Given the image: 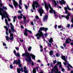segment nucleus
<instances>
[{
  "label": "nucleus",
  "instance_id": "obj_1",
  "mask_svg": "<svg viewBox=\"0 0 73 73\" xmlns=\"http://www.w3.org/2000/svg\"><path fill=\"white\" fill-rule=\"evenodd\" d=\"M4 9L5 10H7V8L5 7H2V8H1V7H0V15L2 16V20H3L4 18L6 19V18H8L9 17V15L8 14V13L4 11Z\"/></svg>",
  "mask_w": 73,
  "mask_h": 73
},
{
  "label": "nucleus",
  "instance_id": "obj_2",
  "mask_svg": "<svg viewBox=\"0 0 73 73\" xmlns=\"http://www.w3.org/2000/svg\"><path fill=\"white\" fill-rule=\"evenodd\" d=\"M22 56H25V57H26L27 58H25V60L26 61H29L30 62H31L32 61L31 57H32V58L33 60H35V57H36L35 55L32 54H30L29 53H28L27 52H26V53L23 54Z\"/></svg>",
  "mask_w": 73,
  "mask_h": 73
},
{
  "label": "nucleus",
  "instance_id": "obj_3",
  "mask_svg": "<svg viewBox=\"0 0 73 73\" xmlns=\"http://www.w3.org/2000/svg\"><path fill=\"white\" fill-rule=\"evenodd\" d=\"M38 33H37L36 35V36L37 37V39L38 40H40V38H41V37H42V38H44V35H43V33L42 32L40 31H38Z\"/></svg>",
  "mask_w": 73,
  "mask_h": 73
},
{
  "label": "nucleus",
  "instance_id": "obj_4",
  "mask_svg": "<svg viewBox=\"0 0 73 73\" xmlns=\"http://www.w3.org/2000/svg\"><path fill=\"white\" fill-rule=\"evenodd\" d=\"M10 37H12L9 38V36H7L6 38V40L8 41H9V40H13V33H11V34H10Z\"/></svg>",
  "mask_w": 73,
  "mask_h": 73
},
{
  "label": "nucleus",
  "instance_id": "obj_5",
  "mask_svg": "<svg viewBox=\"0 0 73 73\" xmlns=\"http://www.w3.org/2000/svg\"><path fill=\"white\" fill-rule=\"evenodd\" d=\"M28 32L29 33H31V34L32 33V31L28 30H27V29H26L25 30V32H24V35L25 36H28V34H27V32Z\"/></svg>",
  "mask_w": 73,
  "mask_h": 73
},
{
  "label": "nucleus",
  "instance_id": "obj_6",
  "mask_svg": "<svg viewBox=\"0 0 73 73\" xmlns=\"http://www.w3.org/2000/svg\"><path fill=\"white\" fill-rule=\"evenodd\" d=\"M52 69H53V70L54 73H58V72H58V69L57 66L56 65H55L54 66V68H53Z\"/></svg>",
  "mask_w": 73,
  "mask_h": 73
},
{
  "label": "nucleus",
  "instance_id": "obj_7",
  "mask_svg": "<svg viewBox=\"0 0 73 73\" xmlns=\"http://www.w3.org/2000/svg\"><path fill=\"white\" fill-rule=\"evenodd\" d=\"M38 11L40 14V16H42V14H43L44 12V10L42 8H39Z\"/></svg>",
  "mask_w": 73,
  "mask_h": 73
},
{
  "label": "nucleus",
  "instance_id": "obj_8",
  "mask_svg": "<svg viewBox=\"0 0 73 73\" xmlns=\"http://www.w3.org/2000/svg\"><path fill=\"white\" fill-rule=\"evenodd\" d=\"M48 30V29L47 28H45L44 27H41L39 29V30L40 32H42V31H44V32H46Z\"/></svg>",
  "mask_w": 73,
  "mask_h": 73
},
{
  "label": "nucleus",
  "instance_id": "obj_9",
  "mask_svg": "<svg viewBox=\"0 0 73 73\" xmlns=\"http://www.w3.org/2000/svg\"><path fill=\"white\" fill-rule=\"evenodd\" d=\"M71 14L70 13H68V15L67 16H66L65 17V15H62V17H64V18H66L67 20H69V16H71Z\"/></svg>",
  "mask_w": 73,
  "mask_h": 73
},
{
  "label": "nucleus",
  "instance_id": "obj_10",
  "mask_svg": "<svg viewBox=\"0 0 73 73\" xmlns=\"http://www.w3.org/2000/svg\"><path fill=\"white\" fill-rule=\"evenodd\" d=\"M13 3L14 5L15 6V8H17V6L19 5V4L17 3V2L15 1V0H13Z\"/></svg>",
  "mask_w": 73,
  "mask_h": 73
},
{
  "label": "nucleus",
  "instance_id": "obj_11",
  "mask_svg": "<svg viewBox=\"0 0 73 73\" xmlns=\"http://www.w3.org/2000/svg\"><path fill=\"white\" fill-rule=\"evenodd\" d=\"M10 24L11 26H12V27H10L12 31L13 32V33H14V32H15V31H15V30L14 29V26H13V25L12 23H10Z\"/></svg>",
  "mask_w": 73,
  "mask_h": 73
},
{
  "label": "nucleus",
  "instance_id": "obj_12",
  "mask_svg": "<svg viewBox=\"0 0 73 73\" xmlns=\"http://www.w3.org/2000/svg\"><path fill=\"white\" fill-rule=\"evenodd\" d=\"M17 72L18 73H20L21 71L22 72H23V68H22L21 69L20 68H17Z\"/></svg>",
  "mask_w": 73,
  "mask_h": 73
},
{
  "label": "nucleus",
  "instance_id": "obj_13",
  "mask_svg": "<svg viewBox=\"0 0 73 73\" xmlns=\"http://www.w3.org/2000/svg\"><path fill=\"white\" fill-rule=\"evenodd\" d=\"M18 64L19 65V67H20L21 69L22 68H23V67L21 66V61H20V59H18Z\"/></svg>",
  "mask_w": 73,
  "mask_h": 73
},
{
  "label": "nucleus",
  "instance_id": "obj_14",
  "mask_svg": "<svg viewBox=\"0 0 73 73\" xmlns=\"http://www.w3.org/2000/svg\"><path fill=\"white\" fill-rule=\"evenodd\" d=\"M68 66H67V68H68V70L70 71V69L69 68V67L71 68H73L72 66L69 63H68Z\"/></svg>",
  "mask_w": 73,
  "mask_h": 73
},
{
  "label": "nucleus",
  "instance_id": "obj_15",
  "mask_svg": "<svg viewBox=\"0 0 73 73\" xmlns=\"http://www.w3.org/2000/svg\"><path fill=\"white\" fill-rule=\"evenodd\" d=\"M48 16L47 15H44L43 17V21H45V20L46 21H47V19H48Z\"/></svg>",
  "mask_w": 73,
  "mask_h": 73
},
{
  "label": "nucleus",
  "instance_id": "obj_16",
  "mask_svg": "<svg viewBox=\"0 0 73 73\" xmlns=\"http://www.w3.org/2000/svg\"><path fill=\"white\" fill-rule=\"evenodd\" d=\"M61 58L63 60H64L65 61V62H68V61L66 60V57H65V56H62L61 57Z\"/></svg>",
  "mask_w": 73,
  "mask_h": 73
},
{
  "label": "nucleus",
  "instance_id": "obj_17",
  "mask_svg": "<svg viewBox=\"0 0 73 73\" xmlns=\"http://www.w3.org/2000/svg\"><path fill=\"white\" fill-rule=\"evenodd\" d=\"M23 18L24 19H23V23L25 24H26V23H27V20H26L27 19V18L25 16V15H23Z\"/></svg>",
  "mask_w": 73,
  "mask_h": 73
},
{
  "label": "nucleus",
  "instance_id": "obj_18",
  "mask_svg": "<svg viewBox=\"0 0 73 73\" xmlns=\"http://www.w3.org/2000/svg\"><path fill=\"white\" fill-rule=\"evenodd\" d=\"M23 15L22 14H21L20 16H18V19L19 20V19H21L23 18Z\"/></svg>",
  "mask_w": 73,
  "mask_h": 73
},
{
  "label": "nucleus",
  "instance_id": "obj_19",
  "mask_svg": "<svg viewBox=\"0 0 73 73\" xmlns=\"http://www.w3.org/2000/svg\"><path fill=\"white\" fill-rule=\"evenodd\" d=\"M33 2L34 3L35 5H36V6L37 7H40V5H39V4H38V2L36 1H35V2Z\"/></svg>",
  "mask_w": 73,
  "mask_h": 73
},
{
  "label": "nucleus",
  "instance_id": "obj_20",
  "mask_svg": "<svg viewBox=\"0 0 73 73\" xmlns=\"http://www.w3.org/2000/svg\"><path fill=\"white\" fill-rule=\"evenodd\" d=\"M59 64V66L60 68H61L62 67V65H61V62H58V63L56 64V65H58Z\"/></svg>",
  "mask_w": 73,
  "mask_h": 73
},
{
  "label": "nucleus",
  "instance_id": "obj_21",
  "mask_svg": "<svg viewBox=\"0 0 73 73\" xmlns=\"http://www.w3.org/2000/svg\"><path fill=\"white\" fill-rule=\"evenodd\" d=\"M48 40L49 42H50L51 44L53 41V38H50V39H48Z\"/></svg>",
  "mask_w": 73,
  "mask_h": 73
},
{
  "label": "nucleus",
  "instance_id": "obj_22",
  "mask_svg": "<svg viewBox=\"0 0 73 73\" xmlns=\"http://www.w3.org/2000/svg\"><path fill=\"white\" fill-rule=\"evenodd\" d=\"M53 11H54V10H53V8H51L49 11L50 13H52V14H53Z\"/></svg>",
  "mask_w": 73,
  "mask_h": 73
},
{
  "label": "nucleus",
  "instance_id": "obj_23",
  "mask_svg": "<svg viewBox=\"0 0 73 73\" xmlns=\"http://www.w3.org/2000/svg\"><path fill=\"white\" fill-rule=\"evenodd\" d=\"M16 64L17 65V64H18V61L17 62V60H14L13 62V64Z\"/></svg>",
  "mask_w": 73,
  "mask_h": 73
},
{
  "label": "nucleus",
  "instance_id": "obj_24",
  "mask_svg": "<svg viewBox=\"0 0 73 73\" xmlns=\"http://www.w3.org/2000/svg\"><path fill=\"white\" fill-rule=\"evenodd\" d=\"M64 10H65V12L66 14H68V12H69L68 11L67 9H66V8L65 7L64 8Z\"/></svg>",
  "mask_w": 73,
  "mask_h": 73
},
{
  "label": "nucleus",
  "instance_id": "obj_25",
  "mask_svg": "<svg viewBox=\"0 0 73 73\" xmlns=\"http://www.w3.org/2000/svg\"><path fill=\"white\" fill-rule=\"evenodd\" d=\"M32 7L33 10H35L36 8H35V4L34 3V2H33V4L32 5Z\"/></svg>",
  "mask_w": 73,
  "mask_h": 73
},
{
  "label": "nucleus",
  "instance_id": "obj_26",
  "mask_svg": "<svg viewBox=\"0 0 73 73\" xmlns=\"http://www.w3.org/2000/svg\"><path fill=\"white\" fill-rule=\"evenodd\" d=\"M45 8L46 11H49V7H48V5H47V6L45 7Z\"/></svg>",
  "mask_w": 73,
  "mask_h": 73
},
{
  "label": "nucleus",
  "instance_id": "obj_27",
  "mask_svg": "<svg viewBox=\"0 0 73 73\" xmlns=\"http://www.w3.org/2000/svg\"><path fill=\"white\" fill-rule=\"evenodd\" d=\"M4 28L6 29V32H8L9 31V29L7 26H4Z\"/></svg>",
  "mask_w": 73,
  "mask_h": 73
},
{
  "label": "nucleus",
  "instance_id": "obj_28",
  "mask_svg": "<svg viewBox=\"0 0 73 73\" xmlns=\"http://www.w3.org/2000/svg\"><path fill=\"white\" fill-rule=\"evenodd\" d=\"M53 53V51L51 50L50 51L49 54L50 55V56H52Z\"/></svg>",
  "mask_w": 73,
  "mask_h": 73
},
{
  "label": "nucleus",
  "instance_id": "obj_29",
  "mask_svg": "<svg viewBox=\"0 0 73 73\" xmlns=\"http://www.w3.org/2000/svg\"><path fill=\"white\" fill-rule=\"evenodd\" d=\"M67 9H68V10H69V11H71L72 10V9L70 8L69 7V6L68 5H67V6L66 7Z\"/></svg>",
  "mask_w": 73,
  "mask_h": 73
},
{
  "label": "nucleus",
  "instance_id": "obj_30",
  "mask_svg": "<svg viewBox=\"0 0 73 73\" xmlns=\"http://www.w3.org/2000/svg\"><path fill=\"white\" fill-rule=\"evenodd\" d=\"M54 17L55 19H57L58 17V15L56 14H55L54 15Z\"/></svg>",
  "mask_w": 73,
  "mask_h": 73
},
{
  "label": "nucleus",
  "instance_id": "obj_31",
  "mask_svg": "<svg viewBox=\"0 0 73 73\" xmlns=\"http://www.w3.org/2000/svg\"><path fill=\"white\" fill-rule=\"evenodd\" d=\"M33 73H36V68H34L33 70Z\"/></svg>",
  "mask_w": 73,
  "mask_h": 73
},
{
  "label": "nucleus",
  "instance_id": "obj_32",
  "mask_svg": "<svg viewBox=\"0 0 73 73\" xmlns=\"http://www.w3.org/2000/svg\"><path fill=\"white\" fill-rule=\"evenodd\" d=\"M17 19L16 16H15L13 18V23H15L16 21V19Z\"/></svg>",
  "mask_w": 73,
  "mask_h": 73
},
{
  "label": "nucleus",
  "instance_id": "obj_33",
  "mask_svg": "<svg viewBox=\"0 0 73 73\" xmlns=\"http://www.w3.org/2000/svg\"><path fill=\"white\" fill-rule=\"evenodd\" d=\"M66 44H69V39H68V38H67L66 39Z\"/></svg>",
  "mask_w": 73,
  "mask_h": 73
},
{
  "label": "nucleus",
  "instance_id": "obj_34",
  "mask_svg": "<svg viewBox=\"0 0 73 73\" xmlns=\"http://www.w3.org/2000/svg\"><path fill=\"white\" fill-rule=\"evenodd\" d=\"M15 55L16 56H17V57H20V53H17Z\"/></svg>",
  "mask_w": 73,
  "mask_h": 73
},
{
  "label": "nucleus",
  "instance_id": "obj_35",
  "mask_svg": "<svg viewBox=\"0 0 73 73\" xmlns=\"http://www.w3.org/2000/svg\"><path fill=\"white\" fill-rule=\"evenodd\" d=\"M32 49V47H29V48H28V50L30 52L31 51V49Z\"/></svg>",
  "mask_w": 73,
  "mask_h": 73
},
{
  "label": "nucleus",
  "instance_id": "obj_36",
  "mask_svg": "<svg viewBox=\"0 0 73 73\" xmlns=\"http://www.w3.org/2000/svg\"><path fill=\"white\" fill-rule=\"evenodd\" d=\"M56 57H60V54H58V52L56 53Z\"/></svg>",
  "mask_w": 73,
  "mask_h": 73
},
{
  "label": "nucleus",
  "instance_id": "obj_37",
  "mask_svg": "<svg viewBox=\"0 0 73 73\" xmlns=\"http://www.w3.org/2000/svg\"><path fill=\"white\" fill-rule=\"evenodd\" d=\"M6 24L7 25V27H8V28H9L10 25H9V24H8V22H6Z\"/></svg>",
  "mask_w": 73,
  "mask_h": 73
},
{
  "label": "nucleus",
  "instance_id": "obj_38",
  "mask_svg": "<svg viewBox=\"0 0 73 73\" xmlns=\"http://www.w3.org/2000/svg\"><path fill=\"white\" fill-rule=\"evenodd\" d=\"M19 4L20 5H22V1H21V0H19Z\"/></svg>",
  "mask_w": 73,
  "mask_h": 73
},
{
  "label": "nucleus",
  "instance_id": "obj_39",
  "mask_svg": "<svg viewBox=\"0 0 73 73\" xmlns=\"http://www.w3.org/2000/svg\"><path fill=\"white\" fill-rule=\"evenodd\" d=\"M9 6L11 8H12L13 9V6L12 5H10V4H9Z\"/></svg>",
  "mask_w": 73,
  "mask_h": 73
},
{
  "label": "nucleus",
  "instance_id": "obj_40",
  "mask_svg": "<svg viewBox=\"0 0 73 73\" xmlns=\"http://www.w3.org/2000/svg\"><path fill=\"white\" fill-rule=\"evenodd\" d=\"M2 1H1V0H0V5L1 6V7H3V4L2 3H2Z\"/></svg>",
  "mask_w": 73,
  "mask_h": 73
},
{
  "label": "nucleus",
  "instance_id": "obj_41",
  "mask_svg": "<svg viewBox=\"0 0 73 73\" xmlns=\"http://www.w3.org/2000/svg\"><path fill=\"white\" fill-rule=\"evenodd\" d=\"M49 72L48 73H53V72H54V70H53V68H52V70H51V72H49Z\"/></svg>",
  "mask_w": 73,
  "mask_h": 73
},
{
  "label": "nucleus",
  "instance_id": "obj_42",
  "mask_svg": "<svg viewBox=\"0 0 73 73\" xmlns=\"http://www.w3.org/2000/svg\"><path fill=\"white\" fill-rule=\"evenodd\" d=\"M24 72L25 73H28V70H23Z\"/></svg>",
  "mask_w": 73,
  "mask_h": 73
},
{
  "label": "nucleus",
  "instance_id": "obj_43",
  "mask_svg": "<svg viewBox=\"0 0 73 73\" xmlns=\"http://www.w3.org/2000/svg\"><path fill=\"white\" fill-rule=\"evenodd\" d=\"M10 67L11 69H13V66L12 65V64H10Z\"/></svg>",
  "mask_w": 73,
  "mask_h": 73
},
{
  "label": "nucleus",
  "instance_id": "obj_44",
  "mask_svg": "<svg viewBox=\"0 0 73 73\" xmlns=\"http://www.w3.org/2000/svg\"><path fill=\"white\" fill-rule=\"evenodd\" d=\"M58 28L59 29H60V28H62V25H59L58 26Z\"/></svg>",
  "mask_w": 73,
  "mask_h": 73
},
{
  "label": "nucleus",
  "instance_id": "obj_45",
  "mask_svg": "<svg viewBox=\"0 0 73 73\" xmlns=\"http://www.w3.org/2000/svg\"><path fill=\"white\" fill-rule=\"evenodd\" d=\"M35 19L37 20H38L39 19V17L38 16H35Z\"/></svg>",
  "mask_w": 73,
  "mask_h": 73
},
{
  "label": "nucleus",
  "instance_id": "obj_46",
  "mask_svg": "<svg viewBox=\"0 0 73 73\" xmlns=\"http://www.w3.org/2000/svg\"><path fill=\"white\" fill-rule=\"evenodd\" d=\"M48 7L50 9H51L52 8L50 6V4L49 3L48 4Z\"/></svg>",
  "mask_w": 73,
  "mask_h": 73
},
{
  "label": "nucleus",
  "instance_id": "obj_47",
  "mask_svg": "<svg viewBox=\"0 0 73 73\" xmlns=\"http://www.w3.org/2000/svg\"><path fill=\"white\" fill-rule=\"evenodd\" d=\"M48 46H50V47H52V45H51V44H49V43H48Z\"/></svg>",
  "mask_w": 73,
  "mask_h": 73
},
{
  "label": "nucleus",
  "instance_id": "obj_48",
  "mask_svg": "<svg viewBox=\"0 0 73 73\" xmlns=\"http://www.w3.org/2000/svg\"><path fill=\"white\" fill-rule=\"evenodd\" d=\"M44 6L45 7H46L47 6V5H47V4L45 2H44Z\"/></svg>",
  "mask_w": 73,
  "mask_h": 73
},
{
  "label": "nucleus",
  "instance_id": "obj_49",
  "mask_svg": "<svg viewBox=\"0 0 73 73\" xmlns=\"http://www.w3.org/2000/svg\"><path fill=\"white\" fill-rule=\"evenodd\" d=\"M62 3H63V4H64V5H65L66 4V2L65 1H64L63 0L62 1Z\"/></svg>",
  "mask_w": 73,
  "mask_h": 73
},
{
  "label": "nucleus",
  "instance_id": "obj_50",
  "mask_svg": "<svg viewBox=\"0 0 73 73\" xmlns=\"http://www.w3.org/2000/svg\"><path fill=\"white\" fill-rule=\"evenodd\" d=\"M59 2L60 3V4L61 5H63V3H62V1H59Z\"/></svg>",
  "mask_w": 73,
  "mask_h": 73
},
{
  "label": "nucleus",
  "instance_id": "obj_51",
  "mask_svg": "<svg viewBox=\"0 0 73 73\" xmlns=\"http://www.w3.org/2000/svg\"><path fill=\"white\" fill-rule=\"evenodd\" d=\"M53 64H56V63H57V61L55 60L53 61Z\"/></svg>",
  "mask_w": 73,
  "mask_h": 73
},
{
  "label": "nucleus",
  "instance_id": "obj_52",
  "mask_svg": "<svg viewBox=\"0 0 73 73\" xmlns=\"http://www.w3.org/2000/svg\"><path fill=\"white\" fill-rule=\"evenodd\" d=\"M61 70L62 72H64V71H65V69H64L63 68H62Z\"/></svg>",
  "mask_w": 73,
  "mask_h": 73
},
{
  "label": "nucleus",
  "instance_id": "obj_53",
  "mask_svg": "<svg viewBox=\"0 0 73 73\" xmlns=\"http://www.w3.org/2000/svg\"><path fill=\"white\" fill-rule=\"evenodd\" d=\"M11 32H12V31H11V30L9 29V33H10V34H11V33H11Z\"/></svg>",
  "mask_w": 73,
  "mask_h": 73
},
{
  "label": "nucleus",
  "instance_id": "obj_54",
  "mask_svg": "<svg viewBox=\"0 0 73 73\" xmlns=\"http://www.w3.org/2000/svg\"><path fill=\"white\" fill-rule=\"evenodd\" d=\"M53 63H50V67H53Z\"/></svg>",
  "mask_w": 73,
  "mask_h": 73
},
{
  "label": "nucleus",
  "instance_id": "obj_55",
  "mask_svg": "<svg viewBox=\"0 0 73 73\" xmlns=\"http://www.w3.org/2000/svg\"><path fill=\"white\" fill-rule=\"evenodd\" d=\"M67 62H65L63 63L64 65H65V66H66V65H67V63H66Z\"/></svg>",
  "mask_w": 73,
  "mask_h": 73
},
{
  "label": "nucleus",
  "instance_id": "obj_56",
  "mask_svg": "<svg viewBox=\"0 0 73 73\" xmlns=\"http://www.w3.org/2000/svg\"><path fill=\"white\" fill-rule=\"evenodd\" d=\"M15 49L17 50H19V48L18 47H16Z\"/></svg>",
  "mask_w": 73,
  "mask_h": 73
},
{
  "label": "nucleus",
  "instance_id": "obj_57",
  "mask_svg": "<svg viewBox=\"0 0 73 73\" xmlns=\"http://www.w3.org/2000/svg\"><path fill=\"white\" fill-rule=\"evenodd\" d=\"M19 9H22V8L21 7V5H19Z\"/></svg>",
  "mask_w": 73,
  "mask_h": 73
},
{
  "label": "nucleus",
  "instance_id": "obj_58",
  "mask_svg": "<svg viewBox=\"0 0 73 73\" xmlns=\"http://www.w3.org/2000/svg\"><path fill=\"white\" fill-rule=\"evenodd\" d=\"M13 52L14 53V54H15V55L16 54V50H14Z\"/></svg>",
  "mask_w": 73,
  "mask_h": 73
},
{
  "label": "nucleus",
  "instance_id": "obj_59",
  "mask_svg": "<svg viewBox=\"0 0 73 73\" xmlns=\"http://www.w3.org/2000/svg\"><path fill=\"white\" fill-rule=\"evenodd\" d=\"M70 24H68L67 25V27H68V28H69V27H70Z\"/></svg>",
  "mask_w": 73,
  "mask_h": 73
},
{
  "label": "nucleus",
  "instance_id": "obj_60",
  "mask_svg": "<svg viewBox=\"0 0 73 73\" xmlns=\"http://www.w3.org/2000/svg\"><path fill=\"white\" fill-rule=\"evenodd\" d=\"M3 46H7V44L5 43H3Z\"/></svg>",
  "mask_w": 73,
  "mask_h": 73
},
{
  "label": "nucleus",
  "instance_id": "obj_61",
  "mask_svg": "<svg viewBox=\"0 0 73 73\" xmlns=\"http://www.w3.org/2000/svg\"><path fill=\"white\" fill-rule=\"evenodd\" d=\"M53 12H54V15H56V12H55V11L54 10H53Z\"/></svg>",
  "mask_w": 73,
  "mask_h": 73
},
{
  "label": "nucleus",
  "instance_id": "obj_62",
  "mask_svg": "<svg viewBox=\"0 0 73 73\" xmlns=\"http://www.w3.org/2000/svg\"><path fill=\"white\" fill-rule=\"evenodd\" d=\"M25 7L26 8V9H28V6H27V5H25Z\"/></svg>",
  "mask_w": 73,
  "mask_h": 73
},
{
  "label": "nucleus",
  "instance_id": "obj_63",
  "mask_svg": "<svg viewBox=\"0 0 73 73\" xmlns=\"http://www.w3.org/2000/svg\"><path fill=\"white\" fill-rule=\"evenodd\" d=\"M21 28H22V29H24V26H23V25L21 26Z\"/></svg>",
  "mask_w": 73,
  "mask_h": 73
},
{
  "label": "nucleus",
  "instance_id": "obj_64",
  "mask_svg": "<svg viewBox=\"0 0 73 73\" xmlns=\"http://www.w3.org/2000/svg\"><path fill=\"white\" fill-rule=\"evenodd\" d=\"M71 22L72 23V24H73V18H72L71 20Z\"/></svg>",
  "mask_w": 73,
  "mask_h": 73
}]
</instances>
